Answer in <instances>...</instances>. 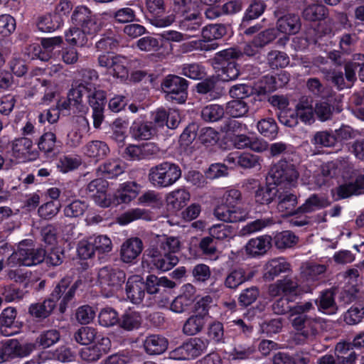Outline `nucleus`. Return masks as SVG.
<instances>
[{
	"instance_id": "9b49d317",
	"label": "nucleus",
	"mask_w": 364,
	"mask_h": 364,
	"mask_svg": "<svg viewBox=\"0 0 364 364\" xmlns=\"http://www.w3.org/2000/svg\"><path fill=\"white\" fill-rule=\"evenodd\" d=\"M186 80L177 75H168L162 83V89L168 100L184 103L187 99Z\"/></svg>"
},
{
	"instance_id": "f03ea898",
	"label": "nucleus",
	"mask_w": 364,
	"mask_h": 364,
	"mask_svg": "<svg viewBox=\"0 0 364 364\" xmlns=\"http://www.w3.org/2000/svg\"><path fill=\"white\" fill-rule=\"evenodd\" d=\"M259 46L253 43V40L245 44L243 49L232 47L218 52L213 59V64L220 66V68H236L258 53Z\"/></svg>"
},
{
	"instance_id": "338daca9",
	"label": "nucleus",
	"mask_w": 364,
	"mask_h": 364,
	"mask_svg": "<svg viewBox=\"0 0 364 364\" xmlns=\"http://www.w3.org/2000/svg\"><path fill=\"white\" fill-rule=\"evenodd\" d=\"M202 25V18L196 13L186 16L180 22V28L185 31L193 33L199 31Z\"/></svg>"
},
{
	"instance_id": "4be33fe9",
	"label": "nucleus",
	"mask_w": 364,
	"mask_h": 364,
	"mask_svg": "<svg viewBox=\"0 0 364 364\" xmlns=\"http://www.w3.org/2000/svg\"><path fill=\"white\" fill-rule=\"evenodd\" d=\"M280 71V73L277 74V77L265 76L264 79L261 80L259 85L255 88L258 96L273 92L278 87H282L287 83L289 81L287 73L282 70Z\"/></svg>"
},
{
	"instance_id": "e2e57ef3",
	"label": "nucleus",
	"mask_w": 364,
	"mask_h": 364,
	"mask_svg": "<svg viewBox=\"0 0 364 364\" xmlns=\"http://www.w3.org/2000/svg\"><path fill=\"white\" fill-rule=\"evenodd\" d=\"M129 121L127 119H117L111 125L112 130V139L117 143H123L127 137V130Z\"/></svg>"
},
{
	"instance_id": "423d86ee",
	"label": "nucleus",
	"mask_w": 364,
	"mask_h": 364,
	"mask_svg": "<svg viewBox=\"0 0 364 364\" xmlns=\"http://www.w3.org/2000/svg\"><path fill=\"white\" fill-rule=\"evenodd\" d=\"M299 178V173L294 164L281 160L274 164L269 173V181L274 185L284 187L295 186Z\"/></svg>"
},
{
	"instance_id": "0eeeda50",
	"label": "nucleus",
	"mask_w": 364,
	"mask_h": 364,
	"mask_svg": "<svg viewBox=\"0 0 364 364\" xmlns=\"http://www.w3.org/2000/svg\"><path fill=\"white\" fill-rule=\"evenodd\" d=\"M178 262V258L175 255L168 254L156 247L148 250L146 258L142 264L144 268L147 266L150 269L166 272L175 267Z\"/></svg>"
},
{
	"instance_id": "c756f323",
	"label": "nucleus",
	"mask_w": 364,
	"mask_h": 364,
	"mask_svg": "<svg viewBox=\"0 0 364 364\" xmlns=\"http://www.w3.org/2000/svg\"><path fill=\"white\" fill-rule=\"evenodd\" d=\"M191 199L190 193L185 188H177L168 193L166 196L167 206L178 211L182 209Z\"/></svg>"
},
{
	"instance_id": "69168bd1",
	"label": "nucleus",
	"mask_w": 364,
	"mask_h": 364,
	"mask_svg": "<svg viewBox=\"0 0 364 364\" xmlns=\"http://www.w3.org/2000/svg\"><path fill=\"white\" fill-rule=\"evenodd\" d=\"M60 339V333L57 330L50 329L43 331L36 339V343H33L35 346L38 344L43 348H47L55 343H56ZM36 348H34V350Z\"/></svg>"
},
{
	"instance_id": "680f3d73",
	"label": "nucleus",
	"mask_w": 364,
	"mask_h": 364,
	"mask_svg": "<svg viewBox=\"0 0 364 364\" xmlns=\"http://www.w3.org/2000/svg\"><path fill=\"white\" fill-rule=\"evenodd\" d=\"M275 245L279 249L290 248L298 242V237L290 231L277 233L274 238Z\"/></svg>"
},
{
	"instance_id": "aec40b11",
	"label": "nucleus",
	"mask_w": 364,
	"mask_h": 364,
	"mask_svg": "<svg viewBox=\"0 0 364 364\" xmlns=\"http://www.w3.org/2000/svg\"><path fill=\"white\" fill-rule=\"evenodd\" d=\"M145 284L139 275H132L127 279L126 284V294L127 299L133 304H140L145 295Z\"/></svg>"
},
{
	"instance_id": "de8ad7c7",
	"label": "nucleus",
	"mask_w": 364,
	"mask_h": 364,
	"mask_svg": "<svg viewBox=\"0 0 364 364\" xmlns=\"http://www.w3.org/2000/svg\"><path fill=\"white\" fill-rule=\"evenodd\" d=\"M327 15V9L322 4H311L306 7L303 12V18L307 21H316L323 19Z\"/></svg>"
},
{
	"instance_id": "dca6fc26",
	"label": "nucleus",
	"mask_w": 364,
	"mask_h": 364,
	"mask_svg": "<svg viewBox=\"0 0 364 364\" xmlns=\"http://www.w3.org/2000/svg\"><path fill=\"white\" fill-rule=\"evenodd\" d=\"M98 65L106 68H136L141 66V63L136 58H128L113 53H107L98 57Z\"/></svg>"
},
{
	"instance_id": "f257e3e1",
	"label": "nucleus",
	"mask_w": 364,
	"mask_h": 364,
	"mask_svg": "<svg viewBox=\"0 0 364 364\" xmlns=\"http://www.w3.org/2000/svg\"><path fill=\"white\" fill-rule=\"evenodd\" d=\"M242 195L240 191L230 188L225 191L221 203L214 210L215 216L225 223L243 222L249 218V211L240 205Z\"/></svg>"
},
{
	"instance_id": "9d476101",
	"label": "nucleus",
	"mask_w": 364,
	"mask_h": 364,
	"mask_svg": "<svg viewBox=\"0 0 364 364\" xmlns=\"http://www.w3.org/2000/svg\"><path fill=\"white\" fill-rule=\"evenodd\" d=\"M208 346L206 341L199 338H190L181 346L169 353V356L174 360H189L200 355Z\"/></svg>"
},
{
	"instance_id": "4d7b16f0",
	"label": "nucleus",
	"mask_w": 364,
	"mask_h": 364,
	"mask_svg": "<svg viewBox=\"0 0 364 364\" xmlns=\"http://www.w3.org/2000/svg\"><path fill=\"white\" fill-rule=\"evenodd\" d=\"M98 321L102 326L111 327L120 323V319L118 313L114 309L105 307L99 313Z\"/></svg>"
},
{
	"instance_id": "1a4fd4ad",
	"label": "nucleus",
	"mask_w": 364,
	"mask_h": 364,
	"mask_svg": "<svg viewBox=\"0 0 364 364\" xmlns=\"http://www.w3.org/2000/svg\"><path fill=\"white\" fill-rule=\"evenodd\" d=\"M71 21L76 26L82 28L87 34H95L100 31V23L95 15L85 6H78L73 11Z\"/></svg>"
},
{
	"instance_id": "c9c22d12",
	"label": "nucleus",
	"mask_w": 364,
	"mask_h": 364,
	"mask_svg": "<svg viewBox=\"0 0 364 364\" xmlns=\"http://www.w3.org/2000/svg\"><path fill=\"white\" fill-rule=\"evenodd\" d=\"M85 91V87L82 85H80L75 88H72L68 92V100L58 102V109H70L72 107L77 109L82 102V96Z\"/></svg>"
},
{
	"instance_id": "bb28decb",
	"label": "nucleus",
	"mask_w": 364,
	"mask_h": 364,
	"mask_svg": "<svg viewBox=\"0 0 364 364\" xmlns=\"http://www.w3.org/2000/svg\"><path fill=\"white\" fill-rule=\"evenodd\" d=\"M326 77L339 90L350 87L355 79L354 70H345L342 72L341 70H327Z\"/></svg>"
},
{
	"instance_id": "13d9d810",
	"label": "nucleus",
	"mask_w": 364,
	"mask_h": 364,
	"mask_svg": "<svg viewBox=\"0 0 364 364\" xmlns=\"http://www.w3.org/2000/svg\"><path fill=\"white\" fill-rule=\"evenodd\" d=\"M227 33V28L223 24H210L202 29V37L208 41H214L223 38Z\"/></svg>"
},
{
	"instance_id": "a18cd8bd",
	"label": "nucleus",
	"mask_w": 364,
	"mask_h": 364,
	"mask_svg": "<svg viewBox=\"0 0 364 364\" xmlns=\"http://www.w3.org/2000/svg\"><path fill=\"white\" fill-rule=\"evenodd\" d=\"M149 218L150 216L148 210L136 208L131 209L121 215L117 218V222L122 225H125L136 220H149Z\"/></svg>"
},
{
	"instance_id": "7ed1b4c3",
	"label": "nucleus",
	"mask_w": 364,
	"mask_h": 364,
	"mask_svg": "<svg viewBox=\"0 0 364 364\" xmlns=\"http://www.w3.org/2000/svg\"><path fill=\"white\" fill-rule=\"evenodd\" d=\"M45 255L43 249L35 248L32 240H25L18 244L17 250L8 258L7 265L10 267L36 265L45 259Z\"/></svg>"
},
{
	"instance_id": "393cba45",
	"label": "nucleus",
	"mask_w": 364,
	"mask_h": 364,
	"mask_svg": "<svg viewBox=\"0 0 364 364\" xmlns=\"http://www.w3.org/2000/svg\"><path fill=\"white\" fill-rule=\"evenodd\" d=\"M290 270L289 263L283 257L269 260L264 267L263 277L266 280L272 281L280 274Z\"/></svg>"
},
{
	"instance_id": "72a5a7b5",
	"label": "nucleus",
	"mask_w": 364,
	"mask_h": 364,
	"mask_svg": "<svg viewBox=\"0 0 364 364\" xmlns=\"http://www.w3.org/2000/svg\"><path fill=\"white\" fill-rule=\"evenodd\" d=\"M254 275V271L247 273L243 268L235 269L226 277L225 285L229 289H236L246 281L251 279Z\"/></svg>"
},
{
	"instance_id": "a878e982",
	"label": "nucleus",
	"mask_w": 364,
	"mask_h": 364,
	"mask_svg": "<svg viewBox=\"0 0 364 364\" xmlns=\"http://www.w3.org/2000/svg\"><path fill=\"white\" fill-rule=\"evenodd\" d=\"M292 326L306 339L313 338L317 333L318 322L315 319L299 316L291 318Z\"/></svg>"
},
{
	"instance_id": "5fc2aeb1",
	"label": "nucleus",
	"mask_w": 364,
	"mask_h": 364,
	"mask_svg": "<svg viewBox=\"0 0 364 364\" xmlns=\"http://www.w3.org/2000/svg\"><path fill=\"white\" fill-rule=\"evenodd\" d=\"M328 204L329 202L326 198L312 195L299 207V210L303 213H311L325 208L328 206Z\"/></svg>"
},
{
	"instance_id": "6e6d98bb",
	"label": "nucleus",
	"mask_w": 364,
	"mask_h": 364,
	"mask_svg": "<svg viewBox=\"0 0 364 364\" xmlns=\"http://www.w3.org/2000/svg\"><path fill=\"white\" fill-rule=\"evenodd\" d=\"M267 64L271 68H284L289 64V58L284 52L272 50L267 57Z\"/></svg>"
},
{
	"instance_id": "6e6552de",
	"label": "nucleus",
	"mask_w": 364,
	"mask_h": 364,
	"mask_svg": "<svg viewBox=\"0 0 364 364\" xmlns=\"http://www.w3.org/2000/svg\"><path fill=\"white\" fill-rule=\"evenodd\" d=\"M346 182L337 189L340 198H348L352 195L364 193V175L358 170L350 168L343 174Z\"/></svg>"
},
{
	"instance_id": "39448f33",
	"label": "nucleus",
	"mask_w": 364,
	"mask_h": 364,
	"mask_svg": "<svg viewBox=\"0 0 364 364\" xmlns=\"http://www.w3.org/2000/svg\"><path fill=\"white\" fill-rule=\"evenodd\" d=\"M125 279L124 271L111 267H102L97 273V283L106 297L112 296L120 290Z\"/></svg>"
},
{
	"instance_id": "79ce46f5",
	"label": "nucleus",
	"mask_w": 364,
	"mask_h": 364,
	"mask_svg": "<svg viewBox=\"0 0 364 364\" xmlns=\"http://www.w3.org/2000/svg\"><path fill=\"white\" fill-rule=\"evenodd\" d=\"M175 283L169 280L166 277H157L155 275H149L146 280V291L149 294H156L160 287L172 289L175 287Z\"/></svg>"
},
{
	"instance_id": "6ab92c4d",
	"label": "nucleus",
	"mask_w": 364,
	"mask_h": 364,
	"mask_svg": "<svg viewBox=\"0 0 364 364\" xmlns=\"http://www.w3.org/2000/svg\"><path fill=\"white\" fill-rule=\"evenodd\" d=\"M299 284L295 280L285 277L269 285L268 292L272 297L283 296L291 298L297 294Z\"/></svg>"
},
{
	"instance_id": "f704fd0d",
	"label": "nucleus",
	"mask_w": 364,
	"mask_h": 364,
	"mask_svg": "<svg viewBox=\"0 0 364 364\" xmlns=\"http://www.w3.org/2000/svg\"><path fill=\"white\" fill-rule=\"evenodd\" d=\"M146 352L150 355L163 353L168 348V341L158 335H151L146 338L144 342Z\"/></svg>"
},
{
	"instance_id": "a19ab883",
	"label": "nucleus",
	"mask_w": 364,
	"mask_h": 364,
	"mask_svg": "<svg viewBox=\"0 0 364 364\" xmlns=\"http://www.w3.org/2000/svg\"><path fill=\"white\" fill-rule=\"evenodd\" d=\"M296 196L290 193H284L279 196L277 209L284 215H293L296 212Z\"/></svg>"
},
{
	"instance_id": "a211bd4d",
	"label": "nucleus",
	"mask_w": 364,
	"mask_h": 364,
	"mask_svg": "<svg viewBox=\"0 0 364 364\" xmlns=\"http://www.w3.org/2000/svg\"><path fill=\"white\" fill-rule=\"evenodd\" d=\"M111 348V341L107 337H102L92 346L82 348L80 352L81 358L87 362H95Z\"/></svg>"
},
{
	"instance_id": "f8f14e48",
	"label": "nucleus",
	"mask_w": 364,
	"mask_h": 364,
	"mask_svg": "<svg viewBox=\"0 0 364 364\" xmlns=\"http://www.w3.org/2000/svg\"><path fill=\"white\" fill-rule=\"evenodd\" d=\"M35 348L33 343L21 344L16 339H9L0 346V363L16 357H26Z\"/></svg>"
},
{
	"instance_id": "49530a36",
	"label": "nucleus",
	"mask_w": 364,
	"mask_h": 364,
	"mask_svg": "<svg viewBox=\"0 0 364 364\" xmlns=\"http://www.w3.org/2000/svg\"><path fill=\"white\" fill-rule=\"evenodd\" d=\"M258 132L264 137L271 140L274 139L278 133V127L276 122L272 118H264L257 124Z\"/></svg>"
},
{
	"instance_id": "ea45409f",
	"label": "nucleus",
	"mask_w": 364,
	"mask_h": 364,
	"mask_svg": "<svg viewBox=\"0 0 364 364\" xmlns=\"http://www.w3.org/2000/svg\"><path fill=\"white\" fill-rule=\"evenodd\" d=\"M124 163L119 159L109 160L100 166L98 171L105 177L114 178L121 175L125 170Z\"/></svg>"
},
{
	"instance_id": "c03bdc74",
	"label": "nucleus",
	"mask_w": 364,
	"mask_h": 364,
	"mask_svg": "<svg viewBox=\"0 0 364 364\" xmlns=\"http://www.w3.org/2000/svg\"><path fill=\"white\" fill-rule=\"evenodd\" d=\"M205 323V318L197 314L190 316L183 326V332L188 336H193L201 331Z\"/></svg>"
},
{
	"instance_id": "412c9836",
	"label": "nucleus",
	"mask_w": 364,
	"mask_h": 364,
	"mask_svg": "<svg viewBox=\"0 0 364 364\" xmlns=\"http://www.w3.org/2000/svg\"><path fill=\"white\" fill-rule=\"evenodd\" d=\"M272 240L267 235L252 238L245 245L246 253L253 257L262 256L271 248Z\"/></svg>"
},
{
	"instance_id": "5701e85b",
	"label": "nucleus",
	"mask_w": 364,
	"mask_h": 364,
	"mask_svg": "<svg viewBox=\"0 0 364 364\" xmlns=\"http://www.w3.org/2000/svg\"><path fill=\"white\" fill-rule=\"evenodd\" d=\"M140 186L134 181H127L121 183L117 189L114 200L117 204L129 203L139 193Z\"/></svg>"
},
{
	"instance_id": "4468645a",
	"label": "nucleus",
	"mask_w": 364,
	"mask_h": 364,
	"mask_svg": "<svg viewBox=\"0 0 364 364\" xmlns=\"http://www.w3.org/2000/svg\"><path fill=\"white\" fill-rule=\"evenodd\" d=\"M66 289L65 282L58 284L53 291L50 298L45 300L41 304H32L29 308V313L36 318H46L54 309L57 301L60 299L62 291Z\"/></svg>"
},
{
	"instance_id": "09e8293b",
	"label": "nucleus",
	"mask_w": 364,
	"mask_h": 364,
	"mask_svg": "<svg viewBox=\"0 0 364 364\" xmlns=\"http://www.w3.org/2000/svg\"><path fill=\"white\" fill-rule=\"evenodd\" d=\"M141 323V317L139 313L134 311H126L120 319V327L127 331L138 328Z\"/></svg>"
},
{
	"instance_id": "e433bc0d",
	"label": "nucleus",
	"mask_w": 364,
	"mask_h": 364,
	"mask_svg": "<svg viewBox=\"0 0 364 364\" xmlns=\"http://www.w3.org/2000/svg\"><path fill=\"white\" fill-rule=\"evenodd\" d=\"M266 4L261 0H253L247 9L240 23L243 28L249 26L250 21L259 18L264 11Z\"/></svg>"
},
{
	"instance_id": "864d4df0",
	"label": "nucleus",
	"mask_w": 364,
	"mask_h": 364,
	"mask_svg": "<svg viewBox=\"0 0 364 364\" xmlns=\"http://www.w3.org/2000/svg\"><path fill=\"white\" fill-rule=\"evenodd\" d=\"M277 192L276 185L260 187L255 192V201L259 204H269L274 199Z\"/></svg>"
},
{
	"instance_id": "2eb2a0df",
	"label": "nucleus",
	"mask_w": 364,
	"mask_h": 364,
	"mask_svg": "<svg viewBox=\"0 0 364 364\" xmlns=\"http://www.w3.org/2000/svg\"><path fill=\"white\" fill-rule=\"evenodd\" d=\"M146 8L149 11L148 19L156 27H166L174 21L172 15L161 16L165 11L164 0H146Z\"/></svg>"
},
{
	"instance_id": "473e14b6",
	"label": "nucleus",
	"mask_w": 364,
	"mask_h": 364,
	"mask_svg": "<svg viewBox=\"0 0 364 364\" xmlns=\"http://www.w3.org/2000/svg\"><path fill=\"white\" fill-rule=\"evenodd\" d=\"M315 114V109H314L312 101L309 98H301L296 106V116L306 124H311L314 122Z\"/></svg>"
},
{
	"instance_id": "7c9ffc66",
	"label": "nucleus",
	"mask_w": 364,
	"mask_h": 364,
	"mask_svg": "<svg viewBox=\"0 0 364 364\" xmlns=\"http://www.w3.org/2000/svg\"><path fill=\"white\" fill-rule=\"evenodd\" d=\"M57 359L61 362H71L75 359V354L70 348L65 346H61L55 352L42 351L38 355L36 362L42 364L46 360Z\"/></svg>"
},
{
	"instance_id": "20e7f679",
	"label": "nucleus",
	"mask_w": 364,
	"mask_h": 364,
	"mask_svg": "<svg viewBox=\"0 0 364 364\" xmlns=\"http://www.w3.org/2000/svg\"><path fill=\"white\" fill-rule=\"evenodd\" d=\"M181 176L180 168L169 162H164L149 170V181L156 188H168L173 185Z\"/></svg>"
},
{
	"instance_id": "3c124183",
	"label": "nucleus",
	"mask_w": 364,
	"mask_h": 364,
	"mask_svg": "<svg viewBox=\"0 0 364 364\" xmlns=\"http://www.w3.org/2000/svg\"><path fill=\"white\" fill-rule=\"evenodd\" d=\"M87 31L80 27H73L65 33L66 41L73 46H84L87 42Z\"/></svg>"
},
{
	"instance_id": "37998d69",
	"label": "nucleus",
	"mask_w": 364,
	"mask_h": 364,
	"mask_svg": "<svg viewBox=\"0 0 364 364\" xmlns=\"http://www.w3.org/2000/svg\"><path fill=\"white\" fill-rule=\"evenodd\" d=\"M16 316V311L12 307L6 308L1 312L0 315L1 331L5 336H11L16 332V331H8L9 328H12L15 326Z\"/></svg>"
},
{
	"instance_id": "ddd939ff",
	"label": "nucleus",
	"mask_w": 364,
	"mask_h": 364,
	"mask_svg": "<svg viewBox=\"0 0 364 364\" xmlns=\"http://www.w3.org/2000/svg\"><path fill=\"white\" fill-rule=\"evenodd\" d=\"M32 146L33 142L28 138L21 137L13 141L9 166L36 159L37 154L31 151Z\"/></svg>"
},
{
	"instance_id": "cd10ccee",
	"label": "nucleus",
	"mask_w": 364,
	"mask_h": 364,
	"mask_svg": "<svg viewBox=\"0 0 364 364\" xmlns=\"http://www.w3.org/2000/svg\"><path fill=\"white\" fill-rule=\"evenodd\" d=\"M82 153L86 157L98 161L107 156L109 148L105 141L93 140L82 147Z\"/></svg>"
},
{
	"instance_id": "58836bf2",
	"label": "nucleus",
	"mask_w": 364,
	"mask_h": 364,
	"mask_svg": "<svg viewBox=\"0 0 364 364\" xmlns=\"http://www.w3.org/2000/svg\"><path fill=\"white\" fill-rule=\"evenodd\" d=\"M130 132L136 139L147 140L154 135L155 129L151 122L134 121L131 126Z\"/></svg>"
},
{
	"instance_id": "c85d7f7f",
	"label": "nucleus",
	"mask_w": 364,
	"mask_h": 364,
	"mask_svg": "<svg viewBox=\"0 0 364 364\" xmlns=\"http://www.w3.org/2000/svg\"><path fill=\"white\" fill-rule=\"evenodd\" d=\"M337 173V165L333 161L323 164L316 175L309 177L308 183L314 185V188L321 187Z\"/></svg>"
},
{
	"instance_id": "774afa93",
	"label": "nucleus",
	"mask_w": 364,
	"mask_h": 364,
	"mask_svg": "<svg viewBox=\"0 0 364 364\" xmlns=\"http://www.w3.org/2000/svg\"><path fill=\"white\" fill-rule=\"evenodd\" d=\"M74 338L77 343L88 345L97 338V331L90 326L82 327L75 333Z\"/></svg>"
},
{
	"instance_id": "8fccbe9b",
	"label": "nucleus",
	"mask_w": 364,
	"mask_h": 364,
	"mask_svg": "<svg viewBox=\"0 0 364 364\" xmlns=\"http://www.w3.org/2000/svg\"><path fill=\"white\" fill-rule=\"evenodd\" d=\"M80 164L81 160L79 156L62 155L58 159L57 168L60 172L66 173L77 168Z\"/></svg>"
},
{
	"instance_id": "b1692460",
	"label": "nucleus",
	"mask_w": 364,
	"mask_h": 364,
	"mask_svg": "<svg viewBox=\"0 0 364 364\" xmlns=\"http://www.w3.org/2000/svg\"><path fill=\"white\" fill-rule=\"evenodd\" d=\"M276 26L277 33L294 35L300 31L301 23L298 15L287 14L277 19Z\"/></svg>"
},
{
	"instance_id": "0e129e2a",
	"label": "nucleus",
	"mask_w": 364,
	"mask_h": 364,
	"mask_svg": "<svg viewBox=\"0 0 364 364\" xmlns=\"http://www.w3.org/2000/svg\"><path fill=\"white\" fill-rule=\"evenodd\" d=\"M249 110L247 103L243 100H235L229 102L226 106V112L232 117H242Z\"/></svg>"
},
{
	"instance_id": "f3484780",
	"label": "nucleus",
	"mask_w": 364,
	"mask_h": 364,
	"mask_svg": "<svg viewBox=\"0 0 364 364\" xmlns=\"http://www.w3.org/2000/svg\"><path fill=\"white\" fill-rule=\"evenodd\" d=\"M143 250L142 241L138 237L126 240L119 250L120 260L123 263L134 264Z\"/></svg>"
},
{
	"instance_id": "4c0bfd02",
	"label": "nucleus",
	"mask_w": 364,
	"mask_h": 364,
	"mask_svg": "<svg viewBox=\"0 0 364 364\" xmlns=\"http://www.w3.org/2000/svg\"><path fill=\"white\" fill-rule=\"evenodd\" d=\"M63 19L58 14H47L38 18L37 26L43 32H52L59 28Z\"/></svg>"
},
{
	"instance_id": "bf43d9fd",
	"label": "nucleus",
	"mask_w": 364,
	"mask_h": 364,
	"mask_svg": "<svg viewBox=\"0 0 364 364\" xmlns=\"http://www.w3.org/2000/svg\"><path fill=\"white\" fill-rule=\"evenodd\" d=\"M318 309L326 314H334L336 313L337 307L334 301L333 294L331 291H326L322 293L318 305Z\"/></svg>"
},
{
	"instance_id": "052dcab7",
	"label": "nucleus",
	"mask_w": 364,
	"mask_h": 364,
	"mask_svg": "<svg viewBox=\"0 0 364 364\" xmlns=\"http://www.w3.org/2000/svg\"><path fill=\"white\" fill-rule=\"evenodd\" d=\"M272 224V221L269 218L257 219L247 223L240 230V235L247 236L262 230L264 228Z\"/></svg>"
},
{
	"instance_id": "2f4dec72",
	"label": "nucleus",
	"mask_w": 364,
	"mask_h": 364,
	"mask_svg": "<svg viewBox=\"0 0 364 364\" xmlns=\"http://www.w3.org/2000/svg\"><path fill=\"white\" fill-rule=\"evenodd\" d=\"M89 129L88 121L85 117H79L77 124L68 134L67 144L73 147L79 146L84 134L87 132Z\"/></svg>"
},
{
	"instance_id": "603ef678",
	"label": "nucleus",
	"mask_w": 364,
	"mask_h": 364,
	"mask_svg": "<svg viewBox=\"0 0 364 364\" xmlns=\"http://www.w3.org/2000/svg\"><path fill=\"white\" fill-rule=\"evenodd\" d=\"M158 242L159 243V249L168 254L175 255L181 248V242L176 237L159 236Z\"/></svg>"
}]
</instances>
